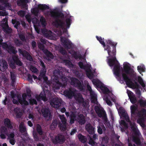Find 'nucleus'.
Returning a JSON list of instances; mask_svg holds the SVG:
<instances>
[{
    "label": "nucleus",
    "instance_id": "nucleus-50",
    "mask_svg": "<svg viewBox=\"0 0 146 146\" xmlns=\"http://www.w3.org/2000/svg\"><path fill=\"white\" fill-rule=\"evenodd\" d=\"M19 36L20 39L22 41L26 40L24 34L20 33L19 34Z\"/></svg>",
    "mask_w": 146,
    "mask_h": 146
},
{
    "label": "nucleus",
    "instance_id": "nucleus-12",
    "mask_svg": "<svg viewBox=\"0 0 146 146\" xmlns=\"http://www.w3.org/2000/svg\"><path fill=\"white\" fill-rule=\"evenodd\" d=\"M96 38L97 40L99 41L100 43L103 46V47L104 48V50H106L105 49L107 48V45L108 46H110L111 48H112V47L113 46L112 45L109 44L107 43L108 40H109L111 41L113 43H117L116 42H114L112 41L110 39L106 40L105 42L106 44L104 42V38H102L101 36H96Z\"/></svg>",
    "mask_w": 146,
    "mask_h": 146
},
{
    "label": "nucleus",
    "instance_id": "nucleus-26",
    "mask_svg": "<svg viewBox=\"0 0 146 146\" xmlns=\"http://www.w3.org/2000/svg\"><path fill=\"white\" fill-rule=\"evenodd\" d=\"M86 128L90 134H93L94 133V129L90 124L86 125Z\"/></svg>",
    "mask_w": 146,
    "mask_h": 146
},
{
    "label": "nucleus",
    "instance_id": "nucleus-61",
    "mask_svg": "<svg viewBox=\"0 0 146 146\" xmlns=\"http://www.w3.org/2000/svg\"><path fill=\"white\" fill-rule=\"evenodd\" d=\"M38 13V9L36 8H35L33 9L32 13L35 15H37Z\"/></svg>",
    "mask_w": 146,
    "mask_h": 146
},
{
    "label": "nucleus",
    "instance_id": "nucleus-6",
    "mask_svg": "<svg viewBox=\"0 0 146 146\" xmlns=\"http://www.w3.org/2000/svg\"><path fill=\"white\" fill-rule=\"evenodd\" d=\"M131 116L133 117L137 116L139 117L138 119H145L146 117V110L143 108L140 111H137V107L135 105L131 106L130 107Z\"/></svg>",
    "mask_w": 146,
    "mask_h": 146
},
{
    "label": "nucleus",
    "instance_id": "nucleus-62",
    "mask_svg": "<svg viewBox=\"0 0 146 146\" xmlns=\"http://www.w3.org/2000/svg\"><path fill=\"white\" fill-rule=\"evenodd\" d=\"M38 60L40 62L39 63L40 65L42 67H46L44 62H43L41 59L38 58Z\"/></svg>",
    "mask_w": 146,
    "mask_h": 146
},
{
    "label": "nucleus",
    "instance_id": "nucleus-35",
    "mask_svg": "<svg viewBox=\"0 0 146 146\" xmlns=\"http://www.w3.org/2000/svg\"><path fill=\"white\" fill-rule=\"evenodd\" d=\"M39 97L44 102H46L47 99L46 97V94H45L44 92H41L39 95Z\"/></svg>",
    "mask_w": 146,
    "mask_h": 146
},
{
    "label": "nucleus",
    "instance_id": "nucleus-54",
    "mask_svg": "<svg viewBox=\"0 0 146 146\" xmlns=\"http://www.w3.org/2000/svg\"><path fill=\"white\" fill-rule=\"evenodd\" d=\"M26 94L29 98L31 97V92L30 89L29 88H27L26 89Z\"/></svg>",
    "mask_w": 146,
    "mask_h": 146
},
{
    "label": "nucleus",
    "instance_id": "nucleus-13",
    "mask_svg": "<svg viewBox=\"0 0 146 146\" xmlns=\"http://www.w3.org/2000/svg\"><path fill=\"white\" fill-rule=\"evenodd\" d=\"M62 100L58 98H54L51 100L50 104L54 108H58L61 104Z\"/></svg>",
    "mask_w": 146,
    "mask_h": 146
},
{
    "label": "nucleus",
    "instance_id": "nucleus-8",
    "mask_svg": "<svg viewBox=\"0 0 146 146\" xmlns=\"http://www.w3.org/2000/svg\"><path fill=\"white\" fill-rule=\"evenodd\" d=\"M92 82L97 88L100 89L104 94H108L110 92L109 89L99 80L94 79Z\"/></svg>",
    "mask_w": 146,
    "mask_h": 146
},
{
    "label": "nucleus",
    "instance_id": "nucleus-2",
    "mask_svg": "<svg viewBox=\"0 0 146 146\" xmlns=\"http://www.w3.org/2000/svg\"><path fill=\"white\" fill-rule=\"evenodd\" d=\"M127 121L128 122L127 123H126L123 120H121L120 122V124L126 127H127V124L130 125L133 140L137 144L139 145L140 142L139 137L140 136V133L134 123L130 121L129 119H127Z\"/></svg>",
    "mask_w": 146,
    "mask_h": 146
},
{
    "label": "nucleus",
    "instance_id": "nucleus-37",
    "mask_svg": "<svg viewBox=\"0 0 146 146\" xmlns=\"http://www.w3.org/2000/svg\"><path fill=\"white\" fill-rule=\"evenodd\" d=\"M11 77L12 80V86H13L16 80V76L15 74L14 73L11 72Z\"/></svg>",
    "mask_w": 146,
    "mask_h": 146
},
{
    "label": "nucleus",
    "instance_id": "nucleus-29",
    "mask_svg": "<svg viewBox=\"0 0 146 146\" xmlns=\"http://www.w3.org/2000/svg\"><path fill=\"white\" fill-rule=\"evenodd\" d=\"M72 56L76 60L78 58L80 59L83 58L81 54L79 53H77L76 52L74 51L73 53Z\"/></svg>",
    "mask_w": 146,
    "mask_h": 146
},
{
    "label": "nucleus",
    "instance_id": "nucleus-41",
    "mask_svg": "<svg viewBox=\"0 0 146 146\" xmlns=\"http://www.w3.org/2000/svg\"><path fill=\"white\" fill-rule=\"evenodd\" d=\"M4 123L5 125H7L8 127L10 128H12L13 127V126L11 124L9 119H5Z\"/></svg>",
    "mask_w": 146,
    "mask_h": 146
},
{
    "label": "nucleus",
    "instance_id": "nucleus-11",
    "mask_svg": "<svg viewBox=\"0 0 146 146\" xmlns=\"http://www.w3.org/2000/svg\"><path fill=\"white\" fill-rule=\"evenodd\" d=\"M76 93V90L72 88H69L68 89L66 90L64 92V95L70 99L74 97Z\"/></svg>",
    "mask_w": 146,
    "mask_h": 146
},
{
    "label": "nucleus",
    "instance_id": "nucleus-23",
    "mask_svg": "<svg viewBox=\"0 0 146 146\" xmlns=\"http://www.w3.org/2000/svg\"><path fill=\"white\" fill-rule=\"evenodd\" d=\"M42 113L44 117H49L51 115V114L48 108H43L41 110Z\"/></svg>",
    "mask_w": 146,
    "mask_h": 146
},
{
    "label": "nucleus",
    "instance_id": "nucleus-51",
    "mask_svg": "<svg viewBox=\"0 0 146 146\" xmlns=\"http://www.w3.org/2000/svg\"><path fill=\"white\" fill-rule=\"evenodd\" d=\"M7 135L8 136V139H14V137L15 136V135L14 133H9L7 134Z\"/></svg>",
    "mask_w": 146,
    "mask_h": 146
},
{
    "label": "nucleus",
    "instance_id": "nucleus-20",
    "mask_svg": "<svg viewBox=\"0 0 146 146\" xmlns=\"http://www.w3.org/2000/svg\"><path fill=\"white\" fill-rule=\"evenodd\" d=\"M7 62L5 60H2L0 62V70L2 72L5 71L8 68Z\"/></svg>",
    "mask_w": 146,
    "mask_h": 146
},
{
    "label": "nucleus",
    "instance_id": "nucleus-17",
    "mask_svg": "<svg viewBox=\"0 0 146 146\" xmlns=\"http://www.w3.org/2000/svg\"><path fill=\"white\" fill-rule=\"evenodd\" d=\"M61 121L58 124L60 129L62 131L66 130L67 129V124L66 119H61Z\"/></svg>",
    "mask_w": 146,
    "mask_h": 146
},
{
    "label": "nucleus",
    "instance_id": "nucleus-33",
    "mask_svg": "<svg viewBox=\"0 0 146 146\" xmlns=\"http://www.w3.org/2000/svg\"><path fill=\"white\" fill-rule=\"evenodd\" d=\"M63 62L65 65L68 66L69 67H72L73 65L71 61L68 60L64 59L63 60Z\"/></svg>",
    "mask_w": 146,
    "mask_h": 146
},
{
    "label": "nucleus",
    "instance_id": "nucleus-40",
    "mask_svg": "<svg viewBox=\"0 0 146 146\" xmlns=\"http://www.w3.org/2000/svg\"><path fill=\"white\" fill-rule=\"evenodd\" d=\"M14 42L17 46H20L21 45L23 44L22 42L17 38H15L14 40Z\"/></svg>",
    "mask_w": 146,
    "mask_h": 146
},
{
    "label": "nucleus",
    "instance_id": "nucleus-5",
    "mask_svg": "<svg viewBox=\"0 0 146 146\" xmlns=\"http://www.w3.org/2000/svg\"><path fill=\"white\" fill-rule=\"evenodd\" d=\"M54 72H56L57 74L55 77V80L53 82V87L55 89H59L62 85V83L59 82V79H61L62 81L64 82V83H65L67 82V78L62 72L59 70H55Z\"/></svg>",
    "mask_w": 146,
    "mask_h": 146
},
{
    "label": "nucleus",
    "instance_id": "nucleus-39",
    "mask_svg": "<svg viewBox=\"0 0 146 146\" xmlns=\"http://www.w3.org/2000/svg\"><path fill=\"white\" fill-rule=\"evenodd\" d=\"M29 101V104L31 105H33L34 104L37 105V102L36 100L34 99H32L31 98L30 99H28Z\"/></svg>",
    "mask_w": 146,
    "mask_h": 146
},
{
    "label": "nucleus",
    "instance_id": "nucleus-30",
    "mask_svg": "<svg viewBox=\"0 0 146 146\" xmlns=\"http://www.w3.org/2000/svg\"><path fill=\"white\" fill-rule=\"evenodd\" d=\"M7 129L5 127H2L1 130V134L0 135V137L2 139H5V136L3 134V133H5L6 134H7L6 133L7 132Z\"/></svg>",
    "mask_w": 146,
    "mask_h": 146
},
{
    "label": "nucleus",
    "instance_id": "nucleus-49",
    "mask_svg": "<svg viewBox=\"0 0 146 146\" xmlns=\"http://www.w3.org/2000/svg\"><path fill=\"white\" fill-rule=\"evenodd\" d=\"M18 14L21 17H23L26 14V11L23 10L19 11L18 12Z\"/></svg>",
    "mask_w": 146,
    "mask_h": 146
},
{
    "label": "nucleus",
    "instance_id": "nucleus-4",
    "mask_svg": "<svg viewBox=\"0 0 146 146\" xmlns=\"http://www.w3.org/2000/svg\"><path fill=\"white\" fill-rule=\"evenodd\" d=\"M123 71L125 72V73L122 72V76L123 80L126 82V84L129 86L133 85V83L127 75L128 74L132 73L134 72L133 70L128 64H126L123 65Z\"/></svg>",
    "mask_w": 146,
    "mask_h": 146
},
{
    "label": "nucleus",
    "instance_id": "nucleus-15",
    "mask_svg": "<svg viewBox=\"0 0 146 146\" xmlns=\"http://www.w3.org/2000/svg\"><path fill=\"white\" fill-rule=\"evenodd\" d=\"M74 97L75 100L79 104H82L83 106H85V104H86V103L84 102V99L80 93H77Z\"/></svg>",
    "mask_w": 146,
    "mask_h": 146
},
{
    "label": "nucleus",
    "instance_id": "nucleus-34",
    "mask_svg": "<svg viewBox=\"0 0 146 146\" xmlns=\"http://www.w3.org/2000/svg\"><path fill=\"white\" fill-rule=\"evenodd\" d=\"M40 21L42 27H44L46 26V21L43 16H42L40 17Z\"/></svg>",
    "mask_w": 146,
    "mask_h": 146
},
{
    "label": "nucleus",
    "instance_id": "nucleus-22",
    "mask_svg": "<svg viewBox=\"0 0 146 146\" xmlns=\"http://www.w3.org/2000/svg\"><path fill=\"white\" fill-rule=\"evenodd\" d=\"M55 141H53L54 143H62L65 140V138L62 135H58L55 137Z\"/></svg>",
    "mask_w": 146,
    "mask_h": 146
},
{
    "label": "nucleus",
    "instance_id": "nucleus-58",
    "mask_svg": "<svg viewBox=\"0 0 146 146\" xmlns=\"http://www.w3.org/2000/svg\"><path fill=\"white\" fill-rule=\"evenodd\" d=\"M42 78H43L44 80L45 81H46L48 80V78L46 76V74H45V75L43 76H39L38 79L39 80H40Z\"/></svg>",
    "mask_w": 146,
    "mask_h": 146
},
{
    "label": "nucleus",
    "instance_id": "nucleus-57",
    "mask_svg": "<svg viewBox=\"0 0 146 146\" xmlns=\"http://www.w3.org/2000/svg\"><path fill=\"white\" fill-rule=\"evenodd\" d=\"M118 113L120 115L122 113H123L125 112V110L123 109V108L121 107H120L119 109L118 110Z\"/></svg>",
    "mask_w": 146,
    "mask_h": 146
},
{
    "label": "nucleus",
    "instance_id": "nucleus-10",
    "mask_svg": "<svg viewBox=\"0 0 146 146\" xmlns=\"http://www.w3.org/2000/svg\"><path fill=\"white\" fill-rule=\"evenodd\" d=\"M60 41L66 49H70L72 48V44L69 40L64 37H60Z\"/></svg>",
    "mask_w": 146,
    "mask_h": 146
},
{
    "label": "nucleus",
    "instance_id": "nucleus-64",
    "mask_svg": "<svg viewBox=\"0 0 146 146\" xmlns=\"http://www.w3.org/2000/svg\"><path fill=\"white\" fill-rule=\"evenodd\" d=\"M3 48L7 49L9 46L6 42H3L1 45Z\"/></svg>",
    "mask_w": 146,
    "mask_h": 146
},
{
    "label": "nucleus",
    "instance_id": "nucleus-44",
    "mask_svg": "<svg viewBox=\"0 0 146 146\" xmlns=\"http://www.w3.org/2000/svg\"><path fill=\"white\" fill-rule=\"evenodd\" d=\"M140 106L142 107H145L146 106V101L140 100L139 101Z\"/></svg>",
    "mask_w": 146,
    "mask_h": 146
},
{
    "label": "nucleus",
    "instance_id": "nucleus-18",
    "mask_svg": "<svg viewBox=\"0 0 146 146\" xmlns=\"http://www.w3.org/2000/svg\"><path fill=\"white\" fill-rule=\"evenodd\" d=\"M114 73L115 75L118 77L120 80L121 79L120 75V66L119 63H116L114 65Z\"/></svg>",
    "mask_w": 146,
    "mask_h": 146
},
{
    "label": "nucleus",
    "instance_id": "nucleus-19",
    "mask_svg": "<svg viewBox=\"0 0 146 146\" xmlns=\"http://www.w3.org/2000/svg\"><path fill=\"white\" fill-rule=\"evenodd\" d=\"M127 92L128 96L131 102L133 104L136 103L137 101V99L133 93L129 90L127 91Z\"/></svg>",
    "mask_w": 146,
    "mask_h": 146
},
{
    "label": "nucleus",
    "instance_id": "nucleus-55",
    "mask_svg": "<svg viewBox=\"0 0 146 146\" xmlns=\"http://www.w3.org/2000/svg\"><path fill=\"white\" fill-rule=\"evenodd\" d=\"M109 115L111 119H114L115 117L111 109L109 110Z\"/></svg>",
    "mask_w": 146,
    "mask_h": 146
},
{
    "label": "nucleus",
    "instance_id": "nucleus-9",
    "mask_svg": "<svg viewBox=\"0 0 146 146\" xmlns=\"http://www.w3.org/2000/svg\"><path fill=\"white\" fill-rule=\"evenodd\" d=\"M95 110L99 117L102 119H108L106 112L103 108L96 106L95 107Z\"/></svg>",
    "mask_w": 146,
    "mask_h": 146
},
{
    "label": "nucleus",
    "instance_id": "nucleus-24",
    "mask_svg": "<svg viewBox=\"0 0 146 146\" xmlns=\"http://www.w3.org/2000/svg\"><path fill=\"white\" fill-rule=\"evenodd\" d=\"M12 58L14 63L15 64L17 65L20 66H22L23 63L19 60V56L18 55L14 56Z\"/></svg>",
    "mask_w": 146,
    "mask_h": 146
},
{
    "label": "nucleus",
    "instance_id": "nucleus-14",
    "mask_svg": "<svg viewBox=\"0 0 146 146\" xmlns=\"http://www.w3.org/2000/svg\"><path fill=\"white\" fill-rule=\"evenodd\" d=\"M18 52L19 54H21L23 57L30 61L33 60V58L29 54L26 50L19 48Z\"/></svg>",
    "mask_w": 146,
    "mask_h": 146
},
{
    "label": "nucleus",
    "instance_id": "nucleus-63",
    "mask_svg": "<svg viewBox=\"0 0 146 146\" xmlns=\"http://www.w3.org/2000/svg\"><path fill=\"white\" fill-rule=\"evenodd\" d=\"M137 68L139 72H145V68L141 67V66H138L137 67Z\"/></svg>",
    "mask_w": 146,
    "mask_h": 146
},
{
    "label": "nucleus",
    "instance_id": "nucleus-27",
    "mask_svg": "<svg viewBox=\"0 0 146 146\" xmlns=\"http://www.w3.org/2000/svg\"><path fill=\"white\" fill-rule=\"evenodd\" d=\"M7 50L9 53L11 52L14 54H16L17 52L15 48L11 45H9Z\"/></svg>",
    "mask_w": 146,
    "mask_h": 146
},
{
    "label": "nucleus",
    "instance_id": "nucleus-59",
    "mask_svg": "<svg viewBox=\"0 0 146 146\" xmlns=\"http://www.w3.org/2000/svg\"><path fill=\"white\" fill-rule=\"evenodd\" d=\"M78 65L81 68L83 69H85V68L86 66L84 65L82 62H79L78 63Z\"/></svg>",
    "mask_w": 146,
    "mask_h": 146
},
{
    "label": "nucleus",
    "instance_id": "nucleus-25",
    "mask_svg": "<svg viewBox=\"0 0 146 146\" xmlns=\"http://www.w3.org/2000/svg\"><path fill=\"white\" fill-rule=\"evenodd\" d=\"M14 111L17 118L21 117L23 115V113L21 108H16L14 109Z\"/></svg>",
    "mask_w": 146,
    "mask_h": 146
},
{
    "label": "nucleus",
    "instance_id": "nucleus-28",
    "mask_svg": "<svg viewBox=\"0 0 146 146\" xmlns=\"http://www.w3.org/2000/svg\"><path fill=\"white\" fill-rule=\"evenodd\" d=\"M19 131L21 133H25L26 131V128L23 122H21L19 125Z\"/></svg>",
    "mask_w": 146,
    "mask_h": 146
},
{
    "label": "nucleus",
    "instance_id": "nucleus-31",
    "mask_svg": "<svg viewBox=\"0 0 146 146\" xmlns=\"http://www.w3.org/2000/svg\"><path fill=\"white\" fill-rule=\"evenodd\" d=\"M38 7L41 10H44L49 9V7L48 6L44 4H39L38 5Z\"/></svg>",
    "mask_w": 146,
    "mask_h": 146
},
{
    "label": "nucleus",
    "instance_id": "nucleus-32",
    "mask_svg": "<svg viewBox=\"0 0 146 146\" xmlns=\"http://www.w3.org/2000/svg\"><path fill=\"white\" fill-rule=\"evenodd\" d=\"M4 31L7 34H9L12 32V30L7 25L6 27L3 28Z\"/></svg>",
    "mask_w": 146,
    "mask_h": 146
},
{
    "label": "nucleus",
    "instance_id": "nucleus-16",
    "mask_svg": "<svg viewBox=\"0 0 146 146\" xmlns=\"http://www.w3.org/2000/svg\"><path fill=\"white\" fill-rule=\"evenodd\" d=\"M85 119L82 114L78 113L73 112H71L70 115V119Z\"/></svg>",
    "mask_w": 146,
    "mask_h": 146
},
{
    "label": "nucleus",
    "instance_id": "nucleus-60",
    "mask_svg": "<svg viewBox=\"0 0 146 146\" xmlns=\"http://www.w3.org/2000/svg\"><path fill=\"white\" fill-rule=\"evenodd\" d=\"M89 143L92 146L96 145L97 144L91 138L90 139Z\"/></svg>",
    "mask_w": 146,
    "mask_h": 146
},
{
    "label": "nucleus",
    "instance_id": "nucleus-53",
    "mask_svg": "<svg viewBox=\"0 0 146 146\" xmlns=\"http://www.w3.org/2000/svg\"><path fill=\"white\" fill-rule=\"evenodd\" d=\"M120 115L123 117L124 119H129V117L127 113L125 111L123 112V113H122L120 114Z\"/></svg>",
    "mask_w": 146,
    "mask_h": 146
},
{
    "label": "nucleus",
    "instance_id": "nucleus-48",
    "mask_svg": "<svg viewBox=\"0 0 146 146\" xmlns=\"http://www.w3.org/2000/svg\"><path fill=\"white\" fill-rule=\"evenodd\" d=\"M138 81L139 84L143 87L145 88V85L144 84L142 79L141 78H138Z\"/></svg>",
    "mask_w": 146,
    "mask_h": 146
},
{
    "label": "nucleus",
    "instance_id": "nucleus-47",
    "mask_svg": "<svg viewBox=\"0 0 146 146\" xmlns=\"http://www.w3.org/2000/svg\"><path fill=\"white\" fill-rule=\"evenodd\" d=\"M57 122L56 120H54L51 125L50 128L52 129H54L57 126Z\"/></svg>",
    "mask_w": 146,
    "mask_h": 146
},
{
    "label": "nucleus",
    "instance_id": "nucleus-52",
    "mask_svg": "<svg viewBox=\"0 0 146 146\" xmlns=\"http://www.w3.org/2000/svg\"><path fill=\"white\" fill-rule=\"evenodd\" d=\"M36 127L37 131L39 134L40 135L42 134V132L40 126L39 125L37 124L36 125Z\"/></svg>",
    "mask_w": 146,
    "mask_h": 146
},
{
    "label": "nucleus",
    "instance_id": "nucleus-42",
    "mask_svg": "<svg viewBox=\"0 0 146 146\" xmlns=\"http://www.w3.org/2000/svg\"><path fill=\"white\" fill-rule=\"evenodd\" d=\"M137 122L142 127H145V124L144 119H138Z\"/></svg>",
    "mask_w": 146,
    "mask_h": 146
},
{
    "label": "nucleus",
    "instance_id": "nucleus-1",
    "mask_svg": "<svg viewBox=\"0 0 146 146\" xmlns=\"http://www.w3.org/2000/svg\"><path fill=\"white\" fill-rule=\"evenodd\" d=\"M107 43L112 45L113 46L112 48L110 46L107 45V48L105 49L107 51L109 57L111 58L108 59V63L110 66H112L116 63H119L118 62L115 56L116 54V46L117 43H113L111 41L108 40Z\"/></svg>",
    "mask_w": 146,
    "mask_h": 146
},
{
    "label": "nucleus",
    "instance_id": "nucleus-38",
    "mask_svg": "<svg viewBox=\"0 0 146 146\" xmlns=\"http://www.w3.org/2000/svg\"><path fill=\"white\" fill-rule=\"evenodd\" d=\"M46 72V67H42V68L41 69L39 76H43L45 75Z\"/></svg>",
    "mask_w": 146,
    "mask_h": 146
},
{
    "label": "nucleus",
    "instance_id": "nucleus-3",
    "mask_svg": "<svg viewBox=\"0 0 146 146\" xmlns=\"http://www.w3.org/2000/svg\"><path fill=\"white\" fill-rule=\"evenodd\" d=\"M50 13L51 17L55 19L54 23L56 25L57 27L64 28V22L59 18H64V14L61 11H51Z\"/></svg>",
    "mask_w": 146,
    "mask_h": 146
},
{
    "label": "nucleus",
    "instance_id": "nucleus-46",
    "mask_svg": "<svg viewBox=\"0 0 146 146\" xmlns=\"http://www.w3.org/2000/svg\"><path fill=\"white\" fill-rule=\"evenodd\" d=\"M90 96L91 98L92 101H96L97 100L96 95L94 92H91L90 93Z\"/></svg>",
    "mask_w": 146,
    "mask_h": 146
},
{
    "label": "nucleus",
    "instance_id": "nucleus-56",
    "mask_svg": "<svg viewBox=\"0 0 146 146\" xmlns=\"http://www.w3.org/2000/svg\"><path fill=\"white\" fill-rule=\"evenodd\" d=\"M86 75L90 79H92L94 77L93 74L91 72H87Z\"/></svg>",
    "mask_w": 146,
    "mask_h": 146
},
{
    "label": "nucleus",
    "instance_id": "nucleus-21",
    "mask_svg": "<svg viewBox=\"0 0 146 146\" xmlns=\"http://www.w3.org/2000/svg\"><path fill=\"white\" fill-rule=\"evenodd\" d=\"M28 0H19L17 2V4L19 6H21L25 9H28V5L26 3H28Z\"/></svg>",
    "mask_w": 146,
    "mask_h": 146
},
{
    "label": "nucleus",
    "instance_id": "nucleus-45",
    "mask_svg": "<svg viewBox=\"0 0 146 146\" xmlns=\"http://www.w3.org/2000/svg\"><path fill=\"white\" fill-rule=\"evenodd\" d=\"M136 84L137 87L136 90V94L138 95V97H140L141 95V92L139 89V86L136 82Z\"/></svg>",
    "mask_w": 146,
    "mask_h": 146
},
{
    "label": "nucleus",
    "instance_id": "nucleus-7",
    "mask_svg": "<svg viewBox=\"0 0 146 146\" xmlns=\"http://www.w3.org/2000/svg\"><path fill=\"white\" fill-rule=\"evenodd\" d=\"M70 81L71 85L77 88L81 92L85 91L86 87L83 82H81L79 80L74 77L71 78Z\"/></svg>",
    "mask_w": 146,
    "mask_h": 146
},
{
    "label": "nucleus",
    "instance_id": "nucleus-36",
    "mask_svg": "<svg viewBox=\"0 0 146 146\" xmlns=\"http://www.w3.org/2000/svg\"><path fill=\"white\" fill-rule=\"evenodd\" d=\"M78 137L80 141L83 143H85L86 141V138L80 134L78 135Z\"/></svg>",
    "mask_w": 146,
    "mask_h": 146
},
{
    "label": "nucleus",
    "instance_id": "nucleus-43",
    "mask_svg": "<svg viewBox=\"0 0 146 146\" xmlns=\"http://www.w3.org/2000/svg\"><path fill=\"white\" fill-rule=\"evenodd\" d=\"M66 26L67 29H68L71 25V22L72 21L70 18H67L66 19Z\"/></svg>",
    "mask_w": 146,
    "mask_h": 146
}]
</instances>
